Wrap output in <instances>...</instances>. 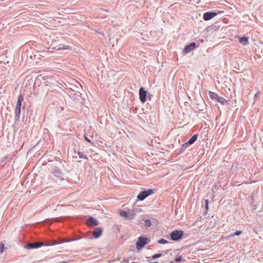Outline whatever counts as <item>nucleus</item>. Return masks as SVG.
<instances>
[{
  "label": "nucleus",
  "instance_id": "13",
  "mask_svg": "<svg viewBox=\"0 0 263 263\" xmlns=\"http://www.w3.org/2000/svg\"><path fill=\"white\" fill-rule=\"evenodd\" d=\"M23 100H24V96L22 95H19L18 97V98H17L16 105L15 106V109H21V108L22 102L23 101Z\"/></svg>",
  "mask_w": 263,
  "mask_h": 263
},
{
  "label": "nucleus",
  "instance_id": "3",
  "mask_svg": "<svg viewBox=\"0 0 263 263\" xmlns=\"http://www.w3.org/2000/svg\"><path fill=\"white\" fill-rule=\"evenodd\" d=\"M209 95L210 98L212 100H216L217 102L221 103L222 105H224L226 103H228V101L224 98L219 96L217 93L209 91Z\"/></svg>",
  "mask_w": 263,
  "mask_h": 263
},
{
  "label": "nucleus",
  "instance_id": "25",
  "mask_svg": "<svg viewBox=\"0 0 263 263\" xmlns=\"http://www.w3.org/2000/svg\"><path fill=\"white\" fill-rule=\"evenodd\" d=\"M157 242L159 244H166V243H171L170 242H169L167 240H166L165 239H163V238L159 239V240H158Z\"/></svg>",
  "mask_w": 263,
  "mask_h": 263
},
{
  "label": "nucleus",
  "instance_id": "21",
  "mask_svg": "<svg viewBox=\"0 0 263 263\" xmlns=\"http://www.w3.org/2000/svg\"><path fill=\"white\" fill-rule=\"evenodd\" d=\"M74 153H77V154L78 155L79 157L80 158H83V159H85L86 160H88V157L86 155H84L82 152H76V150H74Z\"/></svg>",
  "mask_w": 263,
  "mask_h": 263
},
{
  "label": "nucleus",
  "instance_id": "16",
  "mask_svg": "<svg viewBox=\"0 0 263 263\" xmlns=\"http://www.w3.org/2000/svg\"><path fill=\"white\" fill-rule=\"evenodd\" d=\"M21 109H15V124L20 122Z\"/></svg>",
  "mask_w": 263,
  "mask_h": 263
},
{
  "label": "nucleus",
  "instance_id": "4",
  "mask_svg": "<svg viewBox=\"0 0 263 263\" xmlns=\"http://www.w3.org/2000/svg\"><path fill=\"white\" fill-rule=\"evenodd\" d=\"M50 172L55 177L61 180H64V174L58 166H55L52 167Z\"/></svg>",
  "mask_w": 263,
  "mask_h": 263
},
{
  "label": "nucleus",
  "instance_id": "10",
  "mask_svg": "<svg viewBox=\"0 0 263 263\" xmlns=\"http://www.w3.org/2000/svg\"><path fill=\"white\" fill-rule=\"evenodd\" d=\"M197 47V45L195 42H191L189 45H186L183 49V52L187 53L192 50L195 49Z\"/></svg>",
  "mask_w": 263,
  "mask_h": 263
},
{
  "label": "nucleus",
  "instance_id": "27",
  "mask_svg": "<svg viewBox=\"0 0 263 263\" xmlns=\"http://www.w3.org/2000/svg\"><path fill=\"white\" fill-rule=\"evenodd\" d=\"M5 250V245L3 242H0V254H3Z\"/></svg>",
  "mask_w": 263,
  "mask_h": 263
},
{
  "label": "nucleus",
  "instance_id": "8",
  "mask_svg": "<svg viewBox=\"0 0 263 263\" xmlns=\"http://www.w3.org/2000/svg\"><path fill=\"white\" fill-rule=\"evenodd\" d=\"M147 92L143 87H140L139 89V99L142 103H144L146 101Z\"/></svg>",
  "mask_w": 263,
  "mask_h": 263
},
{
  "label": "nucleus",
  "instance_id": "33",
  "mask_svg": "<svg viewBox=\"0 0 263 263\" xmlns=\"http://www.w3.org/2000/svg\"><path fill=\"white\" fill-rule=\"evenodd\" d=\"M128 261H129L128 259H127V260L125 259L124 260V262H126V263H127Z\"/></svg>",
  "mask_w": 263,
  "mask_h": 263
},
{
  "label": "nucleus",
  "instance_id": "18",
  "mask_svg": "<svg viewBox=\"0 0 263 263\" xmlns=\"http://www.w3.org/2000/svg\"><path fill=\"white\" fill-rule=\"evenodd\" d=\"M198 135L195 134L194 135L187 141V144L190 145L194 143L197 139Z\"/></svg>",
  "mask_w": 263,
  "mask_h": 263
},
{
  "label": "nucleus",
  "instance_id": "24",
  "mask_svg": "<svg viewBox=\"0 0 263 263\" xmlns=\"http://www.w3.org/2000/svg\"><path fill=\"white\" fill-rule=\"evenodd\" d=\"M144 221L145 228L147 229L151 226L152 222L149 219H145Z\"/></svg>",
  "mask_w": 263,
  "mask_h": 263
},
{
  "label": "nucleus",
  "instance_id": "26",
  "mask_svg": "<svg viewBox=\"0 0 263 263\" xmlns=\"http://www.w3.org/2000/svg\"><path fill=\"white\" fill-rule=\"evenodd\" d=\"M162 256V253H160V252H159L157 254H155L154 255H153L151 258L153 259H156L159 257H160Z\"/></svg>",
  "mask_w": 263,
  "mask_h": 263
},
{
  "label": "nucleus",
  "instance_id": "7",
  "mask_svg": "<svg viewBox=\"0 0 263 263\" xmlns=\"http://www.w3.org/2000/svg\"><path fill=\"white\" fill-rule=\"evenodd\" d=\"M220 11H208L205 12L203 15V18L204 21H209L216 16Z\"/></svg>",
  "mask_w": 263,
  "mask_h": 263
},
{
  "label": "nucleus",
  "instance_id": "9",
  "mask_svg": "<svg viewBox=\"0 0 263 263\" xmlns=\"http://www.w3.org/2000/svg\"><path fill=\"white\" fill-rule=\"evenodd\" d=\"M86 223L88 227L98 226L99 225V222L97 219L92 216H89L86 221Z\"/></svg>",
  "mask_w": 263,
  "mask_h": 263
},
{
  "label": "nucleus",
  "instance_id": "29",
  "mask_svg": "<svg viewBox=\"0 0 263 263\" xmlns=\"http://www.w3.org/2000/svg\"><path fill=\"white\" fill-rule=\"evenodd\" d=\"M159 252H160V253H162V255H166L169 252V250L159 251Z\"/></svg>",
  "mask_w": 263,
  "mask_h": 263
},
{
  "label": "nucleus",
  "instance_id": "15",
  "mask_svg": "<svg viewBox=\"0 0 263 263\" xmlns=\"http://www.w3.org/2000/svg\"><path fill=\"white\" fill-rule=\"evenodd\" d=\"M55 50H69L71 49V47L68 45H65L63 44H60L57 46L55 48Z\"/></svg>",
  "mask_w": 263,
  "mask_h": 263
},
{
  "label": "nucleus",
  "instance_id": "6",
  "mask_svg": "<svg viewBox=\"0 0 263 263\" xmlns=\"http://www.w3.org/2000/svg\"><path fill=\"white\" fill-rule=\"evenodd\" d=\"M44 246H48V245H47L43 242H31L26 245L24 246V248L27 249H33L39 248Z\"/></svg>",
  "mask_w": 263,
  "mask_h": 263
},
{
  "label": "nucleus",
  "instance_id": "19",
  "mask_svg": "<svg viewBox=\"0 0 263 263\" xmlns=\"http://www.w3.org/2000/svg\"><path fill=\"white\" fill-rule=\"evenodd\" d=\"M174 261H175V262H174V263H179V262H184L185 261V259H183L182 257V256L177 255L175 257ZM171 263H174V262H171Z\"/></svg>",
  "mask_w": 263,
  "mask_h": 263
},
{
  "label": "nucleus",
  "instance_id": "28",
  "mask_svg": "<svg viewBox=\"0 0 263 263\" xmlns=\"http://www.w3.org/2000/svg\"><path fill=\"white\" fill-rule=\"evenodd\" d=\"M84 137L85 140L88 142L90 143L91 145L93 144V143L91 141V140L88 138L86 135H84Z\"/></svg>",
  "mask_w": 263,
  "mask_h": 263
},
{
  "label": "nucleus",
  "instance_id": "11",
  "mask_svg": "<svg viewBox=\"0 0 263 263\" xmlns=\"http://www.w3.org/2000/svg\"><path fill=\"white\" fill-rule=\"evenodd\" d=\"M103 232V229L101 227L97 228L92 231V236L94 238H98L100 237Z\"/></svg>",
  "mask_w": 263,
  "mask_h": 263
},
{
  "label": "nucleus",
  "instance_id": "23",
  "mask_svg": "<svg viewBox=\"0 0 263 263\" xmlns=\"http://www.w3.org/2000/svg\"><path fill=\"white\" fill-rule=\"evenodd\" d=\"M242 231L240 230H237L234 233H231L228 237H233L235 236H239L242 234Z\"/></svg>",
  "mask_w": 263,
  "mask_h": 263
},
{
  "label": "nucleus",
  "instance_id": "30",
  "mask_svg": "<svg viewBox=\"0 0 263 263\" xmlns=\"http://www.w3.org/2000/svg\"><path fill=\"white\" fill-rule=\"evenodd\" d=\"M259 93V91L257 92V93L254 95V102L256 101L257 97H258V95Z\"/></svg>",
  "mask_w": 263,
  "mask_h": 263
},
{
  "label": "nucleus",
  "instance_id": "17",
  "mask_svg": "<svg viewBox=\"0 0 263 263\" xmlns=\"http://www.w3.org/2000/svg\"><path fill=\"white\" fill-rule=\"evenodd\" d=\"M190 145L187 144V142H186L182 144L181 145V147H180L179 151L178 152V155H180L182 154L185 150L186 148H187Z\"/></svg>",
  "mask_w": 263,
  "mask_h": 263
},
{
  "label": "nucleus",
  "instance_id": "34",
  "mask_svg": "<svg viewBox=\"0 0 263 263\" xmlns=\"http://www.w3.org/2000/svg\"><path fill=\"white\" fill-rule=\"evenodd\" d=\"M148 99H149V100H151V96H150V95H149L148 96Z\"/></svg>",
  "mask_w": 263,
  "mask_h": 263
},
{
  "label": "nucleus",
  "instance_id": "14",
  "mask_svg": "<svg viewBox=\"0 0 263 263\" xmlns=\"http://www.w3.org/2000/svg\"><path fill=\"white\" fill-rule=\"evenodd\" d=\"M120 215L125 218H129L132 219L134 218V215L130 214L129 213L125 211H121L120 212Z\"/></svg>",
  "mask_w": 263,
  "mask_h": 263
},
{
  "label": "nucleus",
  "instance_id": "32",
  "mask_svg": "<svg viewBox=\"0 0 263 263\" xmlns=\"http://www.w3.org/2000/svg\"><path fill=\"white\" fill-rule=\"evenodd\" d=\"M78 240V239H71V240H70L66 241V242H69V241H73V240Z\"/></svg>",
  "mask_w": 263,
  "mask_h": 263
},
{
  "label": "nucleus",
  "instance_id": "1",
  "mask_svg": "<svg viewBox=\"0 0 263 263\" xmlns=\"http://www.w3.org/2000/svg\"><path fill=\"white\" fill-rule=\"evenodd\" d=\"M184 234L181 230H175L171 232L170 237L173 241H178L182 239Z\"/></svg>",
  "mask_w": 263,
  "mask_h": 263
},
{
  "label": "nucleus",
  "instance_id": "5",
  "mask_svg": "<svg viewBox=\"0 0 263 263\" xmlns=\"http://www.w3.org/2000/svg\"><path fill=\"white\" fill-rule=\"evenodd\" d=\"M154 192L153 189H148L141 191L139 193L137 197V200L143 201L146 198L154 194Z\"/></svg>",
  "mask_w": 263,
  "mask_h": 263
},
{
  "label": "nucleus",
  "instance_id": "12",
  "mask_svg": "<svg viewBox=\"0 0 263 263\" xmlns=\"http://www.w3.org/2000/svg\"><path fill=\"white\" fill-rule=\"evenodd\" d=\"M238 40H239V43L243 46L248 45L249 43L248 37H246V36L239 37V36Z\"/></svg>",
  "mask_w": 263,
  "mask_h": 263
},
{
  "label": "nucleus",
  "instance_id": "2",
  "mask_svg": "<svg viewBox=\"0 0 263 263\" xmlns=\"http://www.w3.org/2000/svg\"><path fill=\"white\" fill-rule=\"evenodd\" d=\"M150 242V239L145 237L141 236L138 237V241L136 242V248L137 250L142 249L145 246Z\"/></svg>",
  "mask_w": 263,
  "mask_h": 263
},
{
  "label": "nucleus",
  "instance_id": "31",
  "mask_svg": "<svg viewBox=\"0 0 263 263\" xmlns=\"http://www.w3.org/2000/svg\"><path fill=\"white\" fill-rule=\"evenodd\" d=\"M3 64H5V63H3L2 61H0V66H2L3 67Z\"/></svg>",
  "mask_w": 263,
  "mask_h": 263
},
{
  "label": "nucleus",
  "instance_id": "20",
  "mask_svg": "<svg viewBox=\"0 0 263 263\" xmlns=\"http://www.w3.org/2000/svg\"><path fill=\"white\" fill-rule=\"evenodd\" d=\"M204 203L205 205V212L204 214H206L209 210V199H204L203 202H202V204Z\"/></svg>",
  "mask_w": 263,
  "mask_h": 263
},
{
  "label": "nucleus",
  "instance_id": "22",
  "mask_svg": "<svg viewBox=\"0 0 263 263\" xmlns=\"http://www.w3.org/2000/svg\"><path fill=\"white\" fill-rule=\"evenodd\" d=\"M44 80H46L47 83L54 84L56 81L55 79L52 77H47V78H43Z\"/></svg>",
  "mask_w": 263,
  "mask_h": 263
}]
</instances>
